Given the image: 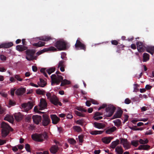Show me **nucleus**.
I'll list each match as a JSON object with an SVG mask.
<instances>
[{
    "label": "nucleus",
    "mask_w": 154,
    "mask_h": 154,
    "mask_svg": "<svg viewBox=\"0 0 154 154\" xmlns=\"http://www.w3.org/2000/svg\"><path fill=\"white\" fill-rule=\"evenodd\" d=\"M51 85H53L54 84L56 83L57 85H59L60 82L61 86H63L69 84L70 83V82L66 79L63 80V77L60 75L56 76L55 74L52 75L51 77Z\"/></svg>",
    "instance_id": "obj_1"
},
{
    "label": "nucleus",
    "mask_w": 154,
    "mask_h": 154,
    "mask_svg": "<svg viewBox=\"0 0 154 154\" xmlns=\"http://www.w3.org/2000/svg\"><path fill=\"white\" fill-rule=\"evenodd\" d=\"M48 136L46 132H44L42 134L35 133L31 135L32 139L36 142H42L45 139H47Z\"/></svg>",
    "instance_id": "obj_2"
},
{
    "label": "nucleus",
    "mask_w": 154,
    "mask_h": 154,
    "mask_svg": "<svg viewBox=\"0 0 154 154\" xmlns=\"http://www.w3.org/2000/svg\"><path fill=\"white\" fill-rule=\"evenodd\" d=\"M2 129V136L3 137H5L9 134L10 131L12 129L8 124L4 122L1 124Z\"/></svg>",
    "instance_id": "obj_3"
},
{
    "label": "nucleus",
    "mask_w": 154,
    "mask_h": 154,
    "mask_svg": "<svg viewBox=\"0 0 154 154\" xmlns=\"http://www.w3.org/2000/svg\"><path fill=\"white\" fill-rule=\"evenodd\" d=\"M68 43L63 40L57 41L54 44V46L59 51L65 50L68 48Z\"/></svg>",
    "instance_id": "obj_4"
},
{
    "label": "nucleus",
    "mask_w": 154,
    "mask_h": 154,
    "mask_svg": "<svg viewBox=\"0 0 154 154\" xmlns=\"http://www.w3.org/2000/svg\"><path fill=\"white\" fill-rule=\"evenodd\" d=\"M26 59L29 60L30 61L33 60H36V56L34 57V55L35 53V51L33 50H27L26 51Z\"/></svg>",
    "instance_id": "obj_5"
},
{
    "label": "nucleus",
    "mask_w": 154,
    "mask_h": 154,
    "mask_svg": "<svg viewBox=\"0 0 154 154\" xmlns=\"http://www.w3.org/2000/svg\"><path fill=\"white\" fill-rule=\"evenodd\" d=\"M75 46L76 50H82L85 51L86 50V45L81 42L79 38H78L76 40Z\"/></svg>",
    "instance_id": "obj_6"
},
{
    "label": "nucleus",
    "mask_w": 154,
    "mask_h": 154,
    "mask_svg": "<svg viewBox=\"0 0 154 154\" xmlns=\"http://www.w3.org/2000/svg\"><path fill=\"white\" fill-rule=\"evenodd\" d=\"M55 70V68L54 67H52L48 69H46V68H42L40 69V72L43 73V74L47 78H48V76L46 73L47 72L49 75H50Z\"/></svg>",
    "instance_id": "obj_7"
},
{
    "label": "nucleus",
    "mask_w": 154,
    "mask_h": 154,
    "mask_svg": "<svg viewBox=\"0 0 154 154\" xmlns=\"http://www.w3.org/2000/svg\"><path fill=\"white\" fill-rule=\"evenodd\" d=\"M116 109V107L113 105H109L106 108V111L107 113L106 116L108 117L111 116L114 113Z\"/></svg>",
    "instance_id": "obj_8"
},
{
    "label": "nucleus",
    "mask_w": 154,
    "mask_h": 154,
    "mask_svg": "<svg viewBox=\"0 0 154 154\" xmlns=\"http://www.w3.org/2000/svg\"><path fill=\"white\" fill-rule=\"evenodd\" d=\"M42 120V125L44 126H47L51 122V120L49 116L46 114L43 115Z\"/></svg>",
    "instance_id": "obj_9"
},
{
    "label": "nucleus",
    "mask_w": 154,
    "mask_h": 154,
    "mask_svg": "<svg viewBox=\"0 0 154 154\" xmlns=\"http://www.w3.org/2000/svg\"><path fill=\"white\" fill-rule=\"evenodd\" d=\"M46 96L48 99L50 100V102L54 105L57 104V97L55 95H54L51 96L50 93L47 92L46 94Z\"/></svg>",
    "instance_id": "obj_10"
},
{
    "label": "nucleus",
    "mask_w": 154,
    "mask_h": 154,
    "mask_svg": "<svg viewBox=\"0 0 154 154\" xmlns=\"http://www.w3.org/2000/svg\"><path fill=\"white\" fill-rule=\"evenodd\" d=\"M21 106L22 107L26 110V111L27 112L32 108L34 105L32 102L29 101L27 103H25L22 104Z\"/></svg>",
    "instance_id": "obj_11"
},
{
    "label": "nucleus",
    "mask_w": 154,
    "mask_h": 154,
    "mask_svg": "<svg viewBox=\"0 0 154 154\" xmlns=\"http://www.w3.org/2000/svg\"><path fill=\"white\" fill-rule=\"evenodd\" d=\"M57 51V49L55 47L53 46H51L48 48H44L43 49L38 52L36 53V54L38 56L45 52L49 51Z\"/></svg>",
    "instance_id": "obj_12"
},
{
    "label": "nucleus",
    "mask_w": 154,
    "mask_h": 154,
    "mask_svg": "<svg viewBox=\"0 0 154 154\" xmlns=\"http://www.w3.org/2000/svg\"><path fill=\"white\" fill-rule=\"evenodd\" d=\"M50 117L52 120V123L54 125L57 124L60 120V118L55 114L51 115Z\"/></svg>",
    "instance_id": "obj_13"
},
{
    "label": "nucleus",
    "mask_w": 154,
    "mask_h": 154,
    "mask_svg": "<svg viewBox=\"0 0 154 154\" xmlns=\"http://www.w3.org/2000/svg\"><path fill=\"white\" fill-rule=\"evenodd\" d=\"M32 119L34 123L38 125L42 120V117L38 115H33L32 116Z\"/></svg>",
    "instance_id": "obj_14"
},
{
    "label": "nucleus",
    "mask_w": 154,
    "mask_h": 154,
    "mask_svg": "<svg viewBox=\"0 0 154 154\" xmlns=\"http://www.w3.org/2000/svg\"><path fill=\"white\" fill-rule=\"evenodd\" d=\"M47 104L46 101L43 99H42L39 105V110H42L46 108L47 106Z\"/></svg>",
    "instance_id": "obj_15"
},
{
    "label": "nucleus",
    "mask_w": 154,
    "mask_h": 154,
    "mask_svg": "<svg viewBox=\"0 0 154 154\" xmlns=\"http://www.w3.org/2000/svg\"><path fill=\"white\" fill-rule=\"evenodd\" d=\"M59 149V148L57 146L54 145L50 148L49 151L51 154H56L57 152Z\"/></svg>",
    "instance_id": "obj_16"
},
{
    "label": "nucleus",
    "mask_w": 154,
    "mask_h": 154,
    "mask_svg": "<svg viewBox=\"0 0 154 154\" xmlns=\"http://www.w3.org/2000/svg\"><path fill=\"white\" fill-rule=\"evenodd\" d=\"M123 111L121 109L118 110L114 115L112 116V119H113L117 118H120L123 113Z\"/></svg>",
    "instance_id": "obj_17"
},
{
    "label": "nucleus",
    "mask_w": 154,
    "mask_h": 154,
    "mask_svg": "<svg viewBox=\"0 0 154 154\" xmlns=\"http://www.w3.org/2000/svg\"><path fill=\"white\" fill-rule=\"evenodd\" d=\"M26 90V88H18L15 91V94L17 95H21L25 92Z\"/></svg>",
    "instance_id": "obj_18"
},
{
    "label": "nucleus",
    "mask_w": 154,
    "mask_h": 154,
    "mask_svg": "<svg viewBox=\"0 0 154 154\" xmlns=\"http://www.w3.org/2000/svg\"><path fill=\"white\" fill-rule=\"evenodd\" d=\"M13 45L12 42L5 43L0 45V48H8L12 47Z\"/></svg>",
    "instance_id": "obj_19"
},
{
    "label": "nucleus",
    "mask_w": 154,
    "mask_h": 154,
    "mask_svg": "<svg viewBox=\"0 0 154 154\" xmlns=\"http://www.w3.org/2000/svg\"><path fill=\"white\" fill-rule=\"evenodd\" d=\"M16 48L17 50L19 51H23L27 50L28 47L24 45H19L16 46Z\"/></svg>",
    "instance_id": "obj_20"
},
{
    "label": "nucleus",
    "mask_w": 154,
    "mask_h": 154,
    "mask_svg": "<svg viewBox=\"0 0 154 154\" xmlns=\"http://www.w3.org/2000/svg\"><path fill=\"white\" fill-rule=\"evenodd\" d=\"M145 50L146 51L153 55L154 53V47L152 46H147Z\"/></svg>",
    "instance_id": "obj_21"
},
{
    "label": "nucleus",
    "mask_w": 154,
    "mask_h": 154,
    "mask_svg": "<svg viewBox=\"0 0 154 154\" xmlns=\"http://www.w3.org/2000/svg\"><path fill=\"white\" fill-rule=\"evenodd\" d=\"M94 126L96 128L101 129L104 128L105 127V125L101 123H97L95 122L94 123Z\"/></svg>",
    "instance_id": "obj_22"
},
{
    "label": "nucleus",
    "mask_w": 154,
    "mask_h": 154,
    "mask_svg": "<svg viewBox=\"0 0 154 154\" xmlns=\"http://www.w3.org/2000/svg\"><path fill=\"white\" fill-rule=\"evenodd\" d=\"M14 117L16 120L18 122L20 121L23 118L22 115L20 112L15 113Z\"/></svg>",
    "instance_id": "obj_23"
},
{
    "label": "nucleus",
    "mask_w": 154,
    "mask_h": 154,
    "mask_svg": "<svg viewBox=\"0 0 154 154\" xmlns=\"http://www.w3.org/2000/svg\"><path fill=\"white\" fill-rule=\"evenodd\" d=\"M119 141L118 139L112 142L110 145V147L112 149H116V146L119 144Z\"/></svg>",
    "instance_id": "obj_24"
},
{
    "label": "nucleus",
    "mask_w": 154,
    "mask_h": 154,
    "mask_svg": "<svg viewBox=\"0 0 154 154\" xmlns=\"http://www.w3.org/2000/svg\"><path fill=\"white\" fill-rule=\"evenodd\" d=\"M150 147V146L148 145H140L139 146L138 149L140 150H148Z\"/></svg>",
    "instance_id": "obj_25"
},
{
    "label": "nucleus",
    "mask_w": 154,
    "mask_h": 154,
    "mask_svg": "<svg viewBox=\"0 0 154 154\" xmlns=\"http://www.w3.org/2000/svg\"><path fill=\"white\" fill-rule=\"evenodd\" d=\"M112 139V138L110 137H105L102 139V141L103 143L108 144L110 142Z\"/></svg>",
    "instance_id": "obj_26"
},
{
    "label": "nucleus",
    "mask_w": 154,
    "mask_h": 154,
    "mask_svg": "<svg viewBox=\"0 0 154 154\" xmlns=\"http://www.w3.org/2000/svg\"><path fill=\"white\" fill-rule=\"evenodd\" d=\"M38 84L39 86L44 87L46 85V83L42 79L40 78V81L38 82Z\"/></svg>",
    "instance_id": "obj_27"
},
{
    "label": "nucleus",
    "mask_w": 154,
    "mask_h": 154,
    "mask_svg": "<svg viewBox=\"0 0 154 154\" xmlns=\"http://www.w3.org/2000/svg\"><path fill=\"white\" fill-rule=\"evenodd\" d=\"M143 62H146L149 60V55L147 53H144L143 54Z\"/></svg>",
    "instance_id": "obj_28"
},
{
    "label": "nucleus",
    "mask_w": 154,
    "mask_h": 154,
    "mask_svg": "<svg viewBox=\"0 0 154 154\" xmlns=\"http://www.w3.org/2000/svg\"><path fill=\"white\" fill-rule=\"evenodd\" d=\"M115 151L118 154H122L123 150L121 146H117L115 149Z\"/></svg>",
    "instance_id": "obj_29"
},
{
    "label": "nucleus",
    "mask_w": 154,
    "mask_h": 154,
    "mask_svg": "<svg viewBox=\"0 0 154 154\" xmlns=\"http://www.w3.org/2000/svg\"><path fill=\"white\" fill-rule=\"evenodd\" d=\"M39 39L44 41H48L52 39V38L50 36H43L39 37Z\"/></svg>",
    "instance_id": "obj_30"
},
{
    "label": "nucleus",
    "mask_w": 154,
    "mask_h": 154,
    "mask_svg": "<svg viewBox=\"0 0 154 154\" xmlns=\"http://www.w3.org/2000/svg\"><path fill=\"white\" fill-rule=\"evenodd\" d=\"M45 44L44 42L39 41L38 43L33 44V45L37 47H41L44 46Z\"/></svg>",
    "instance_id": "obj_31"
},
{
    "label": "nucleus",
    "mask_w": 154,
    "mask_h": 154,
    "mask_svg": "<svg viewBox=\"0 0 154 154\" xmlns=\"http://www.w3.org/2000/svg\"><path fill=\"white\" fill-rule=\"evenodd\" d=\"M116 129V128L115 126H113L106 131V133L107 134H110L111 133L113 132Z\"/></svg>",
    "instance_id": "obj_32"
},
{
    "label": "nucleus",
    "mask_w": 154,
    "mask_h": 154,
    "mask_svg": "<svg viewBox=\"0 0 154 154\" xmlns=\"http://www.w3.org/2000/svg\"><path fill=\"white\" fill-rule=\"evenodd\" d=\"M125 47V45L122 44H120V45H118L117 46V49L116 51V52L118 53H120L121 50H123V48Z\"/></svg>",
    "instance_id": "obj_33"
},
{
    "label": "nucleus",
    "mask_w": 154,
    "mask_h": 154,
    "mask_svg": "<svg viewBox=\"0 0 154 154\" xmlns=\"http://www.w3.org/2000/svg\"><path fill=\"white\" fill-rule=\"evenodd\" d=\"M36 92L37 94L44 95L45 94V92L43 90H42L40 89H38L36 90Z\"/></svg>",
    "instance_id": "obj_34"
},
{
    "label": "nucleus",
    "mask_w": 154,
    "mask_h": 154,
    "mask_svg": "<svg viewBox=\"0 0 154 154\" xmlns=\"http://www.w3.org/2000/svg\"><path fill=\"white\" fill-rule=\"evenodd\" d=\"M140 50H139V49H138V48H137V49L139 52H144L145 51L146 46H145V45L144 44L142 46H140Z\"/></svg>",
    "instance_id": "obj_35"
},
{
    "label": "nucleus",
    "mask_w": 154,
    "mask_h": 154,
    "mask_svg": "<svg viewBox=\"0 0 154 154\" xmlns=\"http://www.w3.org/2000/svg\"><path fill=\"white\" fill-rule=\"evenodd\" d=\"M73 128L75 131L77 132H80L82 131L81 127L78 126H74L73 127Z\"/></svg>",
    "instance_id": "obj_36"
},
{
    "label": "nucleus",
    "mask_w": 154,
    "mask_h": 154,
    "mask_svg": "<svg viewBox=\"0 0 154 154\" xmlns=\"http://www.w3.org/2000/svg\"><path fill=\"white\" fill-rule=\"evenodd\" d=\"M113 122L116 126H119L121 124V121L119 119H117L113 121Z\"/></svg>",
    "instance_id": "obj_37"
},
{
    "label": "nucleus",
    "mask_w": 154,
    "mask_h": 154,
    "mask_svg": "<svg viewBox=\"0 0 154 154\" xmlns=\"http://www.w3.org/2000/svg\"><path fill=\"white\" fill-rule=\"evenodd\" d=\"M65 61L64 60H61L60 61L58 64V67L59 68L60 66H65Z\"/></svg>",
    "instance_id": "obj_38"
},
{
    "label": "nucleus",
    "mask_w": 154,
    "mask_h": 154,
    "mask_svg": "<svg viewBox=\"0 0 154 154\" xmlns=\"http://www.w3.org/2000/svg\"><path fill=\"white\" fill-rule=\"evenodd\" d=\"M123 146L126 149H128L131 147V144L128 142V141L126 143L123 144Z\"/></svg>",
    "instance_id": "obj_39"
},
{
    "label": "nucleus",
    "mask_w": 154,
    "mask_h": 154,
    "mask_svg": "<svg viewBox=\"0 0 154 154\" xmlns=\"http://www.w3.org/2000/svg\"><path fill=\"white\" fill-rule=\"evenodd\" d=\"M138 140H132L131 141V144L133 146L137 147L139 145Z\"/></svg>",
    "instance_id": "obj_40"
},
{
    "label": "nucleus",
    "mask_w": 154,
    "mask_h": 154,
    "mask_svg": "<svg viewBox=\"0 0 154 154\" xmlns=\"http://www.w3.org/2000/svg\"><path fill=\"white\" fill-rule=\"evenodd\" d=\"M68 142L71 144H74L76 143L75 140L73 138H70L68 139Z\"/></svg>",
    "instance_id": "obj_41"
},
{
    "label": "nucleus",
    "mask_w": 154,
    "mask_h": 154,
    "mask_svg": "<svg viewBox=\"0 0 154 154\" xmlns=\"http://www.w3.org/2000/svg\"><path fill=\"white\" fill-rule=\"evenodd\" d=\"M139 142L140 144H145L147 143L148 142L149 140L147 139L143 140L141 139H140Z\"/></svg>",
    "instance_id": "obj_42"
},
{
    "label": "nucleus",
    "mask_w": 154,
    "mask_h": 154,
    "mask_svg": "<svg viewBox=\"0 0 154 154\" xmlns=\"http://www.w3.org/2000/svg\"><path fill=\"white\" fill-rule=\"evenodd\" d=\"M25 149H26V151L28 152H31V151L30 150V145L26 143L25 144Z\"/></svg>",
    "instance_id": "obj_43"
},
{
    "label": "nucleus",
    "mask_w": 154,
    "mask_h": 154,
    "mask_svg": "<svg viewBox=\"0 0 154 154\" xmlns=\"http://www.w3.org/2000/svg\"><path fill=\"white\" fill-rule=\"evenodd\" d=\"M14 78L18 81L21 82L23 81V79L20 78V76L19 75H14Z\"/></svg>",
    "instance_id": "obj_44"
},
{
    "label": "nucleus",
    "mask_w": 154,
    "mask_h": 154,
    "mask_svg": "<svg viewBox=\"0 0 154 154\" xmlns=\"http://www.w3.org/2000/svg\"><path fill=\"white\" fill-rule=\"evenodd\" d=\"M75 113L78 116L81 117H84V115L82 113L77 111H75Z\"/></svg>",
    "instance_id": "obj_45"
},
{
    "label": "nucleus",
    "mask_w": 154,
    "mask_h": 154,
    "mask_svg": "<svg viewBox=\"0 0 154 154\" xmlns=\"http://www.w3.org/2000/svg\"><path fill=\"white\" fill-rule=\"evenodd\" d=\"M143 45H144V44L142 42H138L136 43L137 48H138L139 50H140V48H139L140 46H142Z\"/></svg>",
    "instance_id": "obj_46"
},
{
    "label": "nucleus",
    "mask_w": 154,
    "mask_h": 154,
    "mask_svg": "<svg viewBox=\"0 0 154 154\" xmlns=\"http://www.w3.org/2000/svg\"><path fill=\"white\" fill-rule=\"evenodd\" d=\"M4 119L5 120H7L11 123H12L13 122V120L11 119L8 116H6L5 117Z\"/></svg>",
    "instance_id": "obj_47"
},
{
    "label": "nucleus",
    "mask_w": 154,
    "mask_h": 154,
    "mask_svg": "<svg viewBox=\"0 0 154 154\" xmlns=\"http://www.w3.org/2000/svg\"><path fill=\"white\" fill-rule=\"evenodd\" d=\"M121 143L122 144V145H123V144H124L125 143H126V142H128V140L126 139L125 138H121L120 139Z\"/></svg>",
    "instance_id": "obj_48"
},
{
    "label": "nucleus",
    "mask_w": 154,
    "mask_h": 154,
    "mask_svg": "<svg viewBox=\"0 0 154 154\" xmlns=\"http://www.w3.org/2000/svg\"><path fill=\"white\" fill-rule=\"evenodd\" d=\"M38 109H39V108H38V107L36 106H35L34 108V110L35 112H37V113H44V112H42L40 111H39L38 110Z\"/></svg>",
    "instance_id": "obj_49"
},
{
    "label": "nucleus",
    "mask_w": 154,
    "mask_h": 154,
    "mask_svg": "<svg viewBox=\"0 0 154 154\" xmlns=\"http://www.w3.org/2000/svg\"><path fill=\"white\" fill-rule=\"evenodd\" d=\"M0 58L2 60L5 61L6 60L7 57L4 55L1 54L0 56Z\"/></svg>",
    "instance_id": "obj_50"
},
{
    "label": "nucleus",
    "mask_w": 154,
    "mask_h": 154,
    "mask_svg": "<svg viewBox=\"0 0 154 154\" xmlns=\"http://www.w3.org/2000/svg\"><path fill=\"white\" fill-rule=\"evenodd\" d=\"M131 102V100L128 98H126L125 100V103L126 104H129Z\"/></svg>",
    "instance_id": "obj_51"
},
{
    "label": "nucleus",
    "mask_w": 154,
    "mask_h": 154,
    "mask_svg": "<svg viewBox=\"0 0 154 154\" xmlns=\"http://www.w3.org/2000/svg\"><path fill=\"white\" fill-rule=\"evenodd\" d=\"M107 106V105L106 104H103L101 106H100L98 109V110L99 111L102 109H104Z\"/></svg>",
    "instance_id": "obj_52"
},
{
    "label": "nucleus",
    "mask_w": 154,
    "mask_h": 154,
    "mask_svg": "<svg viewBox=\"0 0 154 154\" xmlns=\"http://www.w3.org/2000/svg\"><path fill=\"white\" fill-rule=\"evenodd\" d=\"M111 42L112 45H117L119 43L118 42L117 40H112Z\"/></svg>",
    "instance_id": "obj_53"
},
{
    "label": "nucleus",
    "mask_w": 154,
    "mask_h": 154,
    "mask_svg": "<svg viewBox=\"0 0 154 154\" xmlns=\"http://www.w3.org/2000/svg\"><path fill=\"white\" fill-rule=\"evenodd\" d=\"M6 142V140H2L0 139V146L2 145L5 143Z\"/></svg>",
    "instance_id": "obj_54"
},
{
    "label": "nucleus",
    "mask_w": 154,
    "mask_h": 154,
    "mask_svg": "<svg viewBox=\"0 0 154 154\" xmlns=\"http://www.w3.org/2000/svg\"><path fill=\"white\" fill-rule=\"evenodd\" d=\"M36 154H49L48 151H44L43 152H37Z\"/></svg>",
    "instance_id": "obj_55"
},
{
    "label": "nucleus",
    "mask_w": 154,
    "mask_h": 154,
    "mask_svg": "<svg viewBox=\"0 0 154 154\" xmlns=\"http://www.w3.org/2000/svg\"><path fill=\"white\" fill-rule=\"evenodd\" d=\"M9 104L11 106H13L16 104V103L11 100H10L9 102Z\"/></svg>",
    "instance_id": "obj_56"
},
{
    "label": "nucleus",
    "mask_w": 154,
    "mask_h": 154,
    "mask_svg": "<svg viewBox=\"0 0 154 154\" xmlns=\"http://www.w3.org/2000/svg\"><path fill=\"white\" fill-rule=\"evenodd\" d=\"M79 141L80 143H82L83 140V136L82 135H80L78 136Z\"/></svg>",
    "instance_id": "obj_57"
},
{
    "label": "nucleus",
    "mask_w": 154,
    "mask_h": 154,
    "mask_svg": "<svg viewBox=\"0 0 154 154\" xmlns=\"http://www.w3.org/2000/svg\"><path fill=\"white\" fill-rule=\"evenodd\" d=\"M102 113L99 112H96L95 113L94 117L101 115Z\"/></svg>",
    "instance_id": "obj_58"
},
{
    "label": "nucleus",
    "mask_w": 154,
    "mask_h": 154,
    "mask_svg": "<svg viewBox=\"0 0 154 154\" xmlns=\"http://www.w3.org/2000/svg\"><path fill=\"white\" fill-rule=\"evenodd\" d=\"M5 111V109L1 107H0V114H2Z\"/></svg>",
    "instance_id": "obj_59"
},
{
    "label": "nucleus",
    "mask_w": 154,
    "mask_h": 154,
    "mask_svg": "<svg viewBox=\"0 0 154 154\" xmlns=\"http://www.w3.org/2000/svg\"><path fill=\"white\" fill-rule=\"evenodd\" d=\"M153 134V132H152V131L151 130H149V131L146 132L145 134V135H151Z\"/></svg>",
    "instance_id": "obj_60"
},
{
    "label": "nucleus",
    "mask_w": 154,
    "mask_h": 154,
    "mask_svg": "<svg viewBox=\"0 0 154 154\" xmlns=\"http://www.w3.org/2000/svg\"><path fill=\"white\" fill-rule=\"evenodd\" d=\"M94 120H98L100 119H102L103 118V117L102 116H97L95 117H94Z\"/></svg>",
    "instance_id": "obj_61"
},
{
    "label": "nucleus",
    "mask_w": 154,
    "mask_h": 154,
    "mask_svg": "<svg viewBox=\"0 0 154 154\" xmlns=\"http://www.w3.org/2000/svg\"><path fill=\"white\" fill-rule=\"evenodd\" d=\"M90 134L93 135H96L98 134V133L97 132V131L96 130L91 131L90 132Z\"/></svg>",
    "instance_id": "obj_62"
},
{
    "label": "nucleus",
    "mask_w": 154,
    "mask_h": 154,
    "mask_svg": "<svg viewBox=\"0 0 154 154\" xmlns=\"http://www.w3.org/2000/svg\"><path fill=\"white\" fill-rule=\"evenodd\" d=\"M16 90V89H11V94L12 96H14V92Z\"/></svg>",
    "instance_id": "obj_63"
},
{
    "label": "nucleus",
    "mask_w": 154,
    "mask_h": 154,
    "mask_svg": "<svg viewBox=\"0 0 154 154\" xmlns=\"http://www.w3.org/2000/svg\"><path fill=\"white\" fill-rule=\"evenodd\" d=\"M66 118L68 119H71L73 118V116L71 114H68L66 115Z\"/></svg>",
    "instance_id": "obj_64"
}]
</instances>
